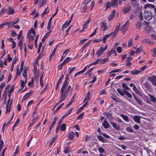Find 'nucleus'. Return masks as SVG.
I'll return each mask as SVG.
<instances>
[{
  "mask_svg": "<svg viewBox=\"0 0 156 156\" xmlns=\"http://www.w3.org/2000/svg\"><path fill=\"white\" fill-rule=\"evenodd\" d=\"M145 7L146 8L149 7L152 8H155V6L154 5H152L150 4H147L145 5Z\"/></svg>",
  "mask_w": 156,
  "mask_h": 156,
  "instance_id": "obj_38",
  "label": "nucleus"
},
{
  "mask_svg": "<svg viewBox=\"0 0 156 156\" xmlns=\"http://www.w3.org/2000/svg\"><path fill=\"white\" fill-rule=\"evenodd\" d=\"M91 41L90 40H89L87 43H85L82 47L81 49L83 50H84L85 48H87L88 46L90 44V43L91 42Z\"/></svg>",
  "mask_w": 156,
  "mask_h": 156,
  "instance_id": "obj_25",
  "label": "nucleus"
},
{
  "mask_svg": "<svg viewBox=\"0 0 156 156\" xmlns=\"http://www.w3.org/2000/svg\"><path fill=\"white\" fill-rule=\"evenodd\" d=\"M130 4L133 7H136L137 4L136 1H130Z\"/></svg>",
  "mask_w": 156,
  "mask_h": 156,
  "instance_id": "obj_36",
  "label": "nucleus"
},
{
  "mask_svg": "<svg viewBox=\"0 0 156 156\" xmlns=\"http://www.w3.org/2000/svg\"><path fill=\"white\" fill-rule=\"evenodd\" d=\"M100 29L102 32H104L108 29V28L105 21H103L101 22Z\"/></svg>",
  "mask_w": 156,
  "mask_h": 156,
  "instance_id": "obj_3",
  "label": "nucleus"
},
{
  "mask_svg": "<svg viewBox=\"0 0 156 156\" xmlns=\"http://www.w3.org/2000/svg\"><path fill=\"white\" fill-rule=\"evenodd\" d=\"M74 100H73V98H71L70 101L67 104L66 107L65 108V109H66L70 105H71L72 103L74 101Z\"/></svg>",
  "mask_w": 156,
  "mask_h": 156,
  "instance_id": "obj_45",
  "label": "nucleus"
},
{
  "mask_svg": "<svg viewBox=\"0 0 156 156\" xmlns=\"http://www.w3.org/2000/svg\"><path fill=\"white\" fill-rule=\"evenodd\" d=\"M112 99L116 102H118V100L116 96L115 95H113L112 96Z\"/></svg>",
  "mask_w": 156,
  "mask_h": 156,
  "instance_id": "obj_59",
  "label": "nucleus"
},
{
  "mask_svg": "<svg viewBox=\"0 0 156 156\" xmlns=\"http://www.w3.org/2000/svg\"><path fill=\"white\" fill-rule=\"evenodd\" d=\"M133 119L134 120V121L136 122H137L138 123H140V116L137 115H134V116L133 117Z\"/></svg>",
  "mask_w": 156,
  "mask_h": 156,
  "instance_id": "obj_11",
  "label": "nucleus"
},
{
  "mask_svg": "<svg viewBox=\"0 0 156 156\" xmlns=\"http://www.w3.org/2000/svg\"><path fill=\"white\" fill-rule=\"evenodd\" d=\"M64 152L65 153H67L70 152V150L69 149L68 147H66L64 149Z\"/></svg>",
  "mask_w": 156,
  "mask_h": 156,
  "instance_id": "obj_61",
  "label": "nucleus"
},
{
  "mask_svg": "<svg viewBox=\"0 0 156 156\" xmlns=\"http://www.w3.org/2000/svg\"><path fill=\"white\" fill-rule=\"evenodd\" d=\"M66 125L65 123H63L60 127V129L62 131H64L66 128Z\"/></svg>",
  "mask_w": 156,
  "mask_h": 156,
  "instance_id": "obj_34",
  "label": "nucleus"
},
{
  "mask_svg": "<svg viewBox=\"0 0 156 156\" xmlns=\"http://www.w3.org/2000/svg\"><path fill=\"white\" fill-rule=\"evenodd\" d=\"M118 0H112L111 3L112 5V6H113L116 4H117Z\"/></svg>",
  "mask_w": 156,
  "mask_h": 156,
  "instance_id": "obj_48",
  "label": "nucleus"
},
{
  "mask_svg": "<svg viewBox=\"0 0 156 156\" xmlns=\"http://www.w3.org/2000/svg\"><path fill=\"white\" fill-rule=\"evenodd\" d=\"M12 102V100H11V102L10 103L9 105H6V113L9 112H10L11 110V105Z\"/></svg>",
  "mask_w": 156,
  "mask_h": 156,
  "instance_id": "obj_17",
  "label": "nucleus"
},
{
  "mask_svg": "<svg viewBox=\"0 0 156 156\" xmlns=\"http://www.w3.org/2000/svg\"><path fill=\"white\" fill-rule=\"evenodd\" d=\"M93 69V68H90L89 70L86 73V75H88L90 77L92 75V73H90V72L92 71Z\"/></svg>",
  "mask_w": 156,
  "mask_h": 156,
  "instance_id": "obj_43",
  "label": "nucleus"
},
{
  "mask_svg": "<svg viewBox=\"0 0 156 156\" xmlns=\"http://www.w3.org/2000/svg\"><path fill=\"white\" fill-rule=\"evenodd\" d=\"M69 50H66L63 53L62 56V58L60 60V61H61L63 60V58L65 57L67 54Z\"/></svg>",
  "mask_w": 156,
  "mask_h": 156,
  "instance_id": "obj_24",
  "label": "nucleus"
},
{
  "mask_svg": "<svg viewBox=\"0 0 156 156\" xmlns=\"http://www.w3.org/2000/svg\"><path fill=\"white\" fill-rule=\"evenodd\" d=\"M107 45H106L105 47L101 46L100 48L97 51L96 54L98 57H99L104 53V51L107 49Z\"/></svg>",
  "mask_w": 156,
  "mask_h": 156,
  "instance_id": "obj_2",
  "label": "nucleus"
},
{
  "mask_svg": "<svg viewBox=\"0 0 156 156\" xmlns=\"http://www.w3.org/2000/svg\"><path fill=\"white\" fill-rule=\"evenodd\" d=\"M57 119V117H55L54 118L53 121H52V123L51 126H50L49 129L48 130V134L51 131V129L52 128V127L53 126L54 124L56 122V120Z\"/></svg>",
  "mask_w": 156,
  "mask_h": 156,
  "instance_id": "obj_13",
  "label": "nucleus"
},
{
  "mask_svg": "<svg viewBox=\"0 0 156 156\" xmlns=\"http://www.w3.org/2000/svg\"><path fill=\"white\" fill-rule=\"evenodd\" d=\"M143 16L146 20L149 21L152 19L153 16L150 11L146 10L143 13Z\"/></svg>",
  "mask_w": 156,
  "mask_h": 156,
  "instance_id": "obj_1",
  "label": "nucleus"
},
{
  "mask_svg": "<svg viewBox=\"0 0 156 156\" xmlns=\"http://www.w3.org/2000/svg\"><path fill=\"white\" fill-rule=\"evenodd\" d=\"M118 145L121 147L124 150H126L127 147V146H126L124 144H118Z\"/></svg>",
  "mask_w": 156,
  "mask_h": 156,
  "instance_id": "obj_58",
  "label": "nucleus"
},
{
  "mask_svg": "<svg viewBox=\"0 0 156 156\" xmlns=\"http://www.w3.org/2000/svg\"><path fill=\"white\" fill-rule=\"evenodd\" d=\"M110 123L112 125V127L117 130H118L119 129V126L117 125L116 123L113 122H110Z\"/></svg>",
  "mask_w": 156,
  "mask_h": 156,
  "instance_id": "obj_12",
  "label": "nucleus"
},
{
  "mask_svg": "<svg viewBox=\"0 0 156 156\" xmlns=\"http://www.w3.org/2000/svg\"><path fill=\"white\" fill-rule=\"evenodd\" d=\"M116 50L119 53H121L122 51V48L121 47H118L117 48Z\"/></svg>",
  "mask_w": 156,
  "mask_h": 156,
  "instance_id": "obj_55",
  "label": "nucleus"
},
{
  "mask_svg": "<svg viewBox=\"0 0 156 156\" xmlns=\"http://www.w3.org/2000/svg\"><path fill=\"white\" fill-rule=\"evenodd\" d=\"M120 116L122 117L123 120H124L126 122L129 121L128 117L127 115H125L122 114H121L120 115Z\"/></svg>",
  "mask_w": 156,
  "mask_h": 156,
  "instance_id": "obj_19",
  "label": "nucleus"
},
{
  "mask_svg": "<svg viewBox=\"0 0 156 156\" xmlns=\"http://www.w3.org/2000/svg\"><path fill=\"white\" fill-rule=\"evenodd\" d=\"M104 116H105L108 119H110V117L112 116V114L108 112H104L103 114Z\"/></svg>",
  "mask_w": 156,
  "mask_h": 156,
  "instance_id": "obj_28",
  "label": "nucleus"
},
{
  "mask_svg": "<svg viewBox=\"0 0 156 156\" xmlns=\"http://www.w3.org/2000/svg\"><path fill=\"white\" fill-rule=\"evenodd\" d=\"M98 59L100 60L99 62V63L100 64H102L107 62L109 60L108 58H107L104 59H101L100 58H99Z\"/></svg>",
  "mask_w": 156,
  "mask_h": 156,
  "instance_id": "obj_9",
  "label": "nucleus"
},
{
  "mask_svg": "<svg viewBox=\"0 0 156 156\" xmlns=\"http://www.w3.org/2000/svg\"><path fill=\"white\" fill-rule=\"evenodd\" d=\"M129 25V22L128 20L125 24L121 27V29L123 32H126L127 30Z\"/></svg>",
  "mask_w": 156,
  "mask_h": 156,
  "instance_id": "obj_4",
  "label": "nucleus"
},
{
  "mask_svg": "<svg viewBox=\"0 0 156 156\" xmlns=\"http://www.w3.org/2000/svg\"><path fill=\"white\" fill-rule=\"evenodd\" d=\"M60 94H61V96L60 98V101L55 105L54 108H55L58 103H61L62 101H65L67 96V95L66 94H64V93Z\"/></svg>",
  "mask_w": 156,
  "mask_h": 156,
  "instance_id": "obj_5",
  "label": "nucleus"
},
{
  "mask_svg": "<svg viewBox=\"0 0 156 156\" xmlns=\"http://www.w3.org/2000/svg\"><path fill=\"white\" fill-rule=\"evenodd\" d=\"M141 42L143 43H147L151 44H152L153 43L152 41L148 39H144Z\"/></svg>",
  "mask_w": 156,
  "mask_h": 156,
  "instance_id": "obj_16",
  "label": "nucleus"
},
{
  "mask_svg": "<svg viewBox=\"0 0 156 156\" xmlns=\"http://www.w3.org/2000/svg\"><path fill=\"white\" fill-rule=\"evenodd\" d=\"M64 77V75L63 74H62L61 75V77L58 79V80L57 83H58V84H59L60 83V82L62 81L63 78Z\"/></svg>",
  "mask_w": 156,
  "mask_h": 156,
  "instance_id": "obj_49",
  "label": "nucleus"
},
{
  "mask_svg": "<svg viewBox=\"0 0 156 156\" xmlns=\"http://www.w3.org/2000/svg\"><path fill=\"white\" fill-rule=\"evenodd\" d=\"M23 61L22 62L21 67L20 69V73H19L20 75L21 74V72L23 70Z\"/></svg>",
  "mask_w": 156,
  "mask_h": 156,
  "instance_id": "obj_52",
  "label": "nucleus"
},
{
  "mask_svg": "<svg viewBox=\"0 0 156 156\" xmlns=\"http://www.w3.org/2000/svg\"><path fill=\"white\" fill-rule=\"evenodd\" d=\"M106 5V9L110 8L111 6H112V3H110V2H107V4Z\"/></svg>",
  "mask_w": 156,
  "mask_h": 156,
  "instance_id": "obj_46",
  "label": "nucleus"
},
{
  "mask_svg": "<svg viewBox=\"0 0 156 156\" xmlns=\"http://www.w3.org/2000/svg\"><path fill=\"white\" fill-rule=\"evenodd\" d=\"M142 51V48H138L137 49L136 52V53L139 54Z\"/></svg>",
  "mask_w": 156,
  "mask_h": 156,
  "instance_id": "obj_62",
  "label": "nucleus"
},
{
  "mask_svg": "<svg viewBox=\"0 0 156 156\" xmlns=\"http://www.w3.org/2000/svg\"><path fill=\"white\" fill-rule=\"evenodd\" d=\"M112 35L110 33V34H107L104 36L103 37V43H105L106 42V40L110 37Z\"/></svg>",
  "mask_w": 156,
  "mask_h": 156,
  "instance_id": "obj_20",
  "label": "nucleus"
},
{
  "mask_svg": "<svg viewBox=\"0 0 156 156\" xmlns=\"http://www.w3.org/2000/svg\"><path fill=\"white\" fill-rule=\"evenodd\" d=\"M99 152L101 153H103L105 151V150L102 147H100L98 148Z\"/></svg>",
  "mask_w": 156,
  "mask_h": 156,
  "instance_id": "obj_54",
  "label": "nucleus"
},
{
  "mask_svg": "<svg viewBox=\"0 0 156 156\" xmlns=\"http://www.w3.org/2000/svg\"><path fill=\"white\" fill-rule=\"evenodd\" d=\"M14 10L10 6H9L8 8V14L9 15L12 14L14 13Z\"/></svg>",
  "mask_w": 156,
  "mask_h": 156,
  "instance_id": "obj_22",
  "label": "nucleus"
},
{
  "mask_svg": "<svg viewBox=\"0 0 156 156\" xmlns=\"http://www.w3.org/2000/svg\"><path fill=\"white\" fill-rule=\"evenodd\" d=\"M126 130L130 133H133V129L129 127L127 128L126 129Z\"/></svg>",
  "mask_w": 156,
  "mask_h": 156,
  "instance_id": "obj_60",
  "label": "nucleus"
},
{
  "mask_svg": "<svg viewBox=\"0 0 156 156\" xmlns=\"http://www.w3.org/2000/svg\"><path fill=\"white\" fill-rule=\"evenodd\" d=\"M120 26V24L119 23V24L118 25L116 26L115 27V30L114 31V32H112L111 33L112 35L113 34H114V36L116 34H117L118 33V32L119 31Z\"/></svg>",
  "mask_w": 156,
  "mask_h": 156,
  "instance_id": "obj_8",
  "label": "nucleus"
},
{
  "mask_svg": "<svg viewBox=\"0 0 156 156\" xmlns=\"http://www.w3.org/2000/svg\"><path fill=\"white\" fill-rule=\"evenodd\" d=\"M117 91L119 93V94L120 95H121L122 96H123L124 95V93L119 88H118L117 89Z\"/></svg>",
  "mask_w": 156,
  "mask_h": 156,
  "instance_id": "obj_47",
  "label": "nucleus"
},
{
  "mask_svg": "<svg viewBox=\"0 0 156 156\" xmlns=\"http://www.w3.org/2000/svg\"><path fill=\"white\" fill-rule=\"evenodd\" d=\"M49 11V10L48 9V7H46L44 10V11L43 12L42 14V18H43L44 16V15L45 14H48Z\"/></svg>",
  "mask_w": 156,
  "mask_h": 156,
  "instance_id": "obj_23",
  "label": "nucleus"
},
{
  "mask_svg": "<svg viewBox=\"0 0 156 156\" xmlns=\"http://www.w3.org/2000/svg\"><path fill=\"white\" fill-rule=\"evenodd\" d=\"M122 86L123 88H125V89L126 90H129V88L127 85L126 84V83H122Z\"/></svg>",
  "mask_w": 156,
  "mask_h": 156,
  "instance_id": "obj_41",
  "label": "nucleus"
},
{
  "mask_svg": "<svg viewBox=\"0 0 156 156\" xmlns=\"http://www.w3.org/2000/svg\"><path fill=\"white\" fill-rule=\"evenodd\" d=\"M71 86H70V85L68 86L67 88L65 90L64 94H66L67 95L69 90H70L71 89Z\"/></svg>",
  "mask_w": 156,
  "mask_h": 156,
  "instance_id": "obj_40",
  "label": "nucleus"
},
{
  "mask_svg": "<svg viewBox=\"0 0 156 156\" xmlns=\"http://www.w3.org/2000/svg\"><path fill=\"white\" fill-rule=\"evenodd\" d=\"M143 17L144 16H143V14L142 12H140L138 14L139 20L140 21L144 19Z\"/></svg>",
  "mask_w": 156,
  "mask_h": 156,
  "instance_id": "obj_35",
  "label": "nucleus"
},
{
  "mask_svg": "<svg viewBox=\"0 0 156 156\" xmlns=\"http://www.w3.org/2000/svg\"><path fill=\"white\" fill-rule=\"evenodd\" d=\"M149 96L150 97V99L151 102L155 103L156 102V98L153 95L150 94H148Z\"/></svg>",
  "mask_w": 156,
  "mask_h": 156,
  "instance_id": "obj_18",
  "label": "nucleus"
},
{
  "mask_svg": "<svg viewBox=\"0 0 156 156\" xmlns=\"http://www.w3.org/2000/svg\"><path fill=\"white\" fill-rule=\"evenodd\" d=\"M75 133L73 131H70L69 133V135L68 138L69 139L72 140L74 137Z\"/></svg>",
  "mask_w": 156,
  "mask_h": 156,
  "instance_id": "obj_15",
  "label": "nucleus"
},
{
  "mask_svg": "<svg viewBox=\"0 0 156 156\" xmlns=\"http://www.w3.org/2000/svg\"><path fill=\"white\" fill-rule=\"evenodd\" d=\"M115 14H111L108 16V20L110 21L115 16Z\"/></svg>",
  "mask_w": 156,
  "mask_h": 156,
  "instance_id": "obj_42",
  "label": "nucleus"
},
{
  "mask_svg": "<svg viewBox=\"0 0 156 156\" xmlns=\"http://www.w3.org/2000/svg\"><path fill=\"white\" fill-rule=\"evenodd\" d=\"M115 49L112 48L111 50L108 52V56H110L112 54L114 53V52H115Z\"/></svg>",
  "mask_w": 156,
  "mask_h": 156,
  "instance_id": "obj_29",
  "label": "nucleus"
},
{
  "mask_svg": "<svg viewBox=\"0 0 156 156\" xmlns=\"http://www.w3.org/2000/svg\"><path fill=\"white\" fill-rule=\"evenodd\" d=\"M132 75L138 74L141 72V71L138 70H132L130 71Z\"/></svg>",
  "mask_w": 156,
  "mask_h": 156,
  "instance_id": "obj_31",
  "label": "nucleus"
},
{
  "mask_svg": "<svg viewBox=\"0 0 156 156\" xmlns=\"http://www.w3.org/2000/svg\"><path fill=\"white\" fill-rule=\"evenodd\" d=\"M29 32L30 33H32L34 35V36L35 37L36 35V33L35 32V30L33 29H31L29 30Z\"/></svg>",
  "mask_w": 156,
  "mask_h": 156,
  "instance_id": "obj_56",
  "label": "nucleus"
},
{
  "mask_svg": "<svg viewBox=\"0 0 156 156\" xmlns=\"http://www.w3.org/2000/svg\"><path fill=\"white\" fill-rule=\"evenodd\" d=\"M71 60V58L69 57H67L64 60V62H65L66 64L69 62Z\"/></svg>",
  "mask_w": 156,
  "mask_h": 156,
  "instance_id": "obj_51",
  "label": "nucleus"
},
{
  "mask_svg": "<svg viewBox=\"0 0 156 156\" xmlns=\"http://www.w3.org/2000/svg\"><path fill=\"white\" fill-rule=\"evenodd\" d=\"M135 92L137 94H138L141 97H142V96H143V94L138 89L136 90Z\"/></svg>",
  "mask_w": 156,
  "mask_h": 156,
  "instance_id": "obj_44",
  "label": "nucleus"
},
{
  "mask_svg": "<svg viewBox=\"0 0 156 156\" xmlns=\"http://www.w3.org/2000/svg\"><path fill=\"white\" fill-rule=\"evenodd\" d=\"M130 10V8L127 7L124 8L123 11L125 13H127Z\"/></svg>",
  "mask_w": 156,
  "mask_h": 156,
  "instance_id": "obj_50",
  "label": "nucleus"
},
{
  "mask_svg": "<svg viewBox=\"0 0 156 156\" xmlns=\"http://www.w3.org/2000/svg\"><path fill=\"white\" fill-rule=\"evenodd\" d=\"M102 125L104 127L105 129L108 128L109 126V125L106 119H105L104 120V122L102 123Z\"/></svg>",
  "mask_w": 156,
  "mask_h": 156,
  "instance_id": "obj_10",
  "label": "nucleus"
},
{
  "mask_svg": "<svg viewBox=\"0 0 156 156\" xmlns=\"http://www.w3.org/2000/svg\"><path fill=\"white\" fill-rule=\"evenodd\" d=\"M98 139L101 142L104 143L106 142L105 141V138L99 135L97 137Z\"/></svg>",
  "mask_w": 156,
  "mask_h": 156,
  "instance_id": "obj_21",
  "label": "nucleus"
},
{
  "mask_svg": "<svg viewBox=\"0 0 156 156\" xmlns=\"http://www.w3.org/2000/svg\"><path fill=\"white\" fill-rule=\"evenodd\" d=\"M52 17H51L49 20L47 28V29L48 30H50L51 28V21L52 20Z\"/></svg>",
  "mask_w": 156,
  "mask_h": 156,
  "instance_id": "obj_30",
  "label": "nucleus"
},
{
  "mask_svg": "<svg viewBox=\"0 0 156 156\" xmlns=\"http://www.w3.org/2000/svg\"><path fill=\"white\" fill-rule=\"evenodd\" d=\"M134 99L140 105H142V101L140 99L136 97H135V98H134Z\"/></svg>",
  "mask_w": 156,
  "mask_h": 156,
  "instance_id": "obj_39",
  "label": "nucleus"
},
{
  "mask_svg": "<svg viewBox=\"0 0 156 156\" xmlns=\"http://www.w3.org/2000/svg\"><path fill=\"white\" fill-rule=\"evenodd\" d=\"M84 114V112H83L82 113H81L78 117L77 119H78V120H81V119H82V118H83Z\"/></svg>",
  "mask_w": 156,
  "mask_h": 156,
  "instance_id": "obj_53",
  "label": "nucleus"
},
{
  "mask_svg": "<svg viewBox=\"0 0 156 156\" xmlns=\"http://www.w3.org/2000/svg\"><path fill=\"white\" fill-rule=\"evenodd\" d=\"M135 26L137 29H140L142 27V23L141 22L138 21L136 23Z\"/></svg>",
  "mask_w": 156,
  "mask_h": 156,
  "instance_id": "obj_14",
  "label": "nucleus"
},
{
  "mask_svg": "<svg viewBox=\"0 0 156 156\" xmlns=\"http://www.w3.org/2000/svg\"><path fill=\"white\" fill-rule=\"evenodd\" d=\"M69 25L68 24V23H67V22L65 23L64 24H63L62 25V30L63 29H64L65 28L67 27Z\"/></svg>",
  "mask_w": 156,
  "mask_h": 156,
  "instance_id": "obj_63",
  "label": "nucleus"
},
{
  "mask_svg": "<svg viewBox=\"0 0 156 156\" xmlns=\"http://www.w3.org/2000/svg\"><path fill=\"white\" fill-rule=\"evenodd\" d=\"M147 79L151 82L154 86H156V76H155L154 75L152 76L148 77Z\"/></svg>",
  "mask_w": 156,
  "mask_h": 156,
  "instance_id": "obj_6",
  "label": "nucleus"
},
{
  "mask_svg": "<svg viewBox=\"0 0 156 156\" xmlns=\"http://www.w3.org/2000/svg\"><path fill=\"white\" fill-rule=\"evenodd\" d=\"M33 92V90H31L30 91L26 94L24 96L22 101L24 100L25 101L27 100L28 98L32 94Z\"/></svg>",
  "mask_w": 156,
  "mask_h": 156,
  "instance_id": "obj_7",
  "label": "nucleus"
},
{
  "mask_svg": "<svg viewBox=\"0 0 156 156\" xmlns=\"http://www.w3.org/2000/svg\"><path fill=\"white\" fill-rule=\"evenodd\" d=\"M153 56L154 57L156 56V48H154L153 50Z\"/></svg>",
  "mask_w": 156,
  "mask_h": 156,
  "instance_id": "obj_64",
  "label": "nucleus"
},
{
  "mask_svg": "<svg viewBox=\"0 0 156 156\" xmlns=\"http://www.w3.org/2000/svg\"><path fill=\"white\" fill-rule=\"evenodd\" d=\"M132 42H133V39L130 38L129 40L128 41V46L129 47H130L132 46Z\"/></svg>",
  "mask_w": 156,
  "mask_h": 156,
  "instance_id": "obj_37",
  "label": "nucleus"
},
{
  "mask_svg": "<svg viewBox=\"0 0 156 156\" xmlns=\"http://www.w3.org/2000/svg\"><path fill=\"white\" fill-rule=\"evenodd\" d=\"M17 58L15 57L14 58H13V59L12 61V65H14V64L17 61Z\"/></svg>",
  "mask_w": 156,
  "mask_h": 156,
  "instance_id": "obj_57",
  "label": "nucleus"
},
{
  "mask_svg": "<svg viewBox=\"0 0 156 156\" xmlns=\"http://www.w3.org/2000/svg\"><path fill=\"white\" fill-rule=\"evenodd\" d=\"M19 19L18 18H16L15 19V21H13L10 23V25L11 26H12L13 25L19 22Z\"/></svg>",
  "mask_w": 156,
  "mask_h": 156,
  "instance_id": "obj_33",
  "label": "nucleus"
},
{
  "mask_svg": "<svg viewBox=\"0 0 156 156\" xmlns=\"http://www.w3.org/2000/svg\"><path fill=\"white\" fill-rule=\"evenodd\" d=\"M23 39L21 38L19 41L18 44V45L19 47H22L23 46Z\"/></svg>",
  "mask_w": 156,
  "mask_h": 156,
  "instance_id": "obj_32",
  "label": "nucleus"
},
{
  "mask_svg": "<svg viewBox=\"0 0 156 156\" xmlns=\"http://www.w3.org/2000/svg\"><path fill=\"white\" fill-rule=\"evenodd\" d=\"M90 92H88L86 96H85L84 100L83 101H85L86 100H88V101L90 99Z\"/></svg>",
  "mask_w": 156,
  "mask_h": 156,
  "instance_id": "obj_26",
  "label": "nucleus"
},
{
  "mask_svg": "<svg viewBox=\"0 0 156 156\" xmlns=\"http://www.w3.org/2000/svg\"><path fill=\"white\" fill-rule=\"evenodd\" d=\"M143 86L146 88L148 90L151 89V87L150 84L147 82H145L143 83Z\"/></svg>",
  "mask_w": 156,
  "mask_h": 156,
  "instance_id": "obj_27",
  "label": "nucleus"
}]
</instances>
